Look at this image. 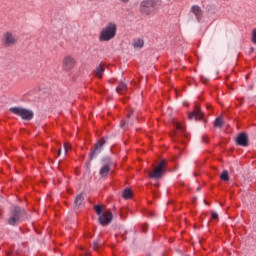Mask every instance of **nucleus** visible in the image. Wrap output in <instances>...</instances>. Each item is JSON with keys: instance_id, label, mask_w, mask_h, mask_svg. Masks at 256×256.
Instances as JSON below:
<instances>
[{"instance_id": "1", "label": "nucleus", "mask_w": 256, "mask_h": 256, "mask_svg": "<svg viewBox=\"0 0 256 256\" xmlns=\"http://www.w3.org/2000/svg\"><path fill=\"white\" fill-rule=\"evenodd\" d=\"M27 219V211L19 206H12L9 212L8 225L15 227Z\"/></svg>"}, {"instance_id": "2", "label": "nucleus", "mask_w": 256, "mask_h": 256, "mask_svg": "<svg viewBox=\"0 0 256 256\" xmlns=\"http://www.w3.org/2000/svg\"><path fill=\"white\" fill-rule=\"evenodd\" d=\"M117 35V24L114 22L108 23L100 32L99 41H111Z\"/></svg>"}, {"instance_id": "3", "label": "nucleus", "mask_w": 256, "mask_h": 256, "mask_svg": "<svg viewBox=\"0 0 256 256\" xmlns=\"http://www.w3.org/2000/svg\"><path fill=\"white\" fill-rule=\"evenodd\" d=\"M10 113H13V115H17V117H21V119H23V121H31L33 120V117H35V113L33 112V110H29L27 108H23V107H11L9 109Z\"/></svg>"}, {"instance_id": "4", "label": "nucleus", "mask_w": 256, "mask_h": 256, "mask_svg": "<svg viewBox=\"0 0 256 256\" xmlns=\"http://www.w3.org/2000/svg\"><path fill=\"white\" fill-rule=\"evenodd\" d=\"M158 3L159 1L156 0H143L140 3L139 11L142 15H151L157 9Z\"/></svg>"}, {"instance_id": "5", "label": "nucleus", "mask_w": 256, "mask_h": 256, "mask_svg": "<svg viewBox=\"0 0 256 256\" xmlns=\"http://www.w3.org/2000/svg\"><path fill=\"white\" fill-rule=\"evenodd\" d=\"M102 166L99 170V175L102 179H107L109 173H111V166L113 165V160L111 157L106 156L101 159Z\"/></svg>"}, {"instance_id": "6", "label": "nucleus", "mask_w": 256, "mask_h": 256, "mask_svg": "<svg viewBox=\"0 0 256 256\" xmlns=\"http://www.w3.org/2000/svg\"><path fill=\"white\" fill-rule=\"evenodd\" d=\"M167 169V161L162 160L160 163L155 167V169L149 173L150 179H161L163 175L165 174V171Z\"/></svg>"}, {"instance_id": "7", "label": "nucleus", "mask_w": 256, "mask_h": 256, "mask_svg": "<svg viewBox=\"0 0 256 256\" xmlns=\"http://www.w3.org/2000/svg\"><path fill=\"white\" fill-rule=\"evenodd\" d=\"M104 145H105V138L100 139L94 145L93 150L89 154V160L87 162L88 167L91 165V161H93L101 153V151H103Z\"/></svg>"}, {"instance_id": "8", "label": "nucleus", "mask_w": 256, "mask_h": 256, "mask_svg": "<svg viewBox=\"0 0 256 256\" xmlns=\"http://www.w3.org/2000/svg\"><path fill=\"white\" fill-rule=\"evenodd\" d=\"M17 41H19V37L11 32H6L4 34L3 43L4 47H13V45H17Z\"/></svg>"}, {"instance_id": "9", "label": "nucleus", "mask_w": 256, "mask_h": 256, "mask_svg": "<svg viewBox=\"0 0 256 256\" xmlns=\"http://www.w3.org/2000/svg\"><path fill=\"white\" fill-rule=\"evenodd\" d=\"M75 68V58L72 56H66L62 62V69L64 71H71Z\"/></svg>"}, {"instance_id": "10", "label": "nucleus", "mask_w": 256, "mask_h": 256, "mask_svg": "<svg viewBox=\"0 0 256 256\" xmlns=\"http://www.w3.org/2000/svg\"><path fill=\"white\" fill-rule=\"evenodd\" d=\"M98 221H99L100 225L105 227V226L109 225V223H111V221H113V214L111 212H105L99 216Z\"/></svg>"}, {"instance_id": "11", "label": "nucleus", "mask_w": 256, "mask_h": 256, "mask_svg": "<svg viewBox=\"0 0 256 256\" xmlns=\"http://www.w3.org/2000/svg\"><path fill=\"white\" fill-rule=\"evenodd\" d=\"M236 143L240 147H249V136L247 135V133H240L236 139Z\"/></svg>"}, {"instance_id": "12", "label": "nucleus", "mask_w": 256, "mask_h": 256, "mask_svg": "<svg viewBox=\"0 0 256 256\" xmlns=\"http://www.w3.org/2000/svg\"><path fill=\"white\" fill-rule=\"evenodd\" d=\"M188 118L195 119L196 121L203 120V112L201 111V108H199L197 105H195L193 112L188 114Z\"/></svg>"}, {"instance_id": "13", "label": "nucleus", "mask_w": 256, "mask_h": 256, "mask_svg": "<svg viewBox=\"0 0 256 256\" xmlns=\"http://www.w3.org/2000/svg\"><path fill=\"white\" fill-rule=\"evenodd\" d=\"M174 127L176 129L174 133L175 137H187V131L185 130V126H183V124L175 122Z\"/></svg>"}, {"instance_id": "14", "label": "nucleus", "mask_w": 256, "mask_h": 256, "mask_svg": "<svg viewBox=\"0 0 256 256\" xmlns=\"http://www.w3.org/2000/svg\"><path fill=\"white\" fill-rule=\"evenodd\" d=\"M191 12L195 15L198 23H201V19H203V10H201L199 5H193L191 7Z\"/></svg>"}, {"instance_id": "15", "label": "nucleus", "mask_w": 256, "mask_h": 256, "mask_svg": "<svg viewBox=\"0 0 256 256\" xmlns=\"http://www.w3.org/2000/svg\"><path fill=\"white\" fill-rule=\"evenodd\" d=\"M128 87L127 84H125V82H119L116 91L120 94V95H125V93H127L128 91Z\"/></svg>"}, {"instance_id": "16", "label": "nucleus", "mask_w": 256, "mask_h": 256, "mask_svg": "<svg viewBox=\"0 0 256 256\" xmlns=\"http://www.w3.org/2000/svg\"><path fill=\"white\" fill-rule=\"evenodd\" d=\"M105 73V68L103 65H98L96 69L94 70V76H96L98 79H101Z\"/></svg>"}, {"instance_id": "17", "label": "nucleus", "mask_w": 256, "mask_h": 256, "mask_svg": "<svg viewBox=\"0 0 256 256\" xmlns=\"http://www.w3.org/2000/svg\"><path fill=\"white\" fill-rule=\"evenodd\" d=\"M134 49H143V45H145V42L141 38L134 39L132 43Z\"/></svg>"}, {"instance_id": "18", "label": "nucleus", "mask_w": 256, "mask_h": 256, "mask_svg": "<svg viewBox=\"0 0 256 256\" xmlns=\"http://www.w3.org/2000/svg\"><path fill=\"white\" fill-rule=\"evenodd\" d=\"M83 201H85V198L83 197V194L77 195L75 200H74L75 207H81V205H83Z\"/></svg>"}, {"instance_id": "19", "label": "nucleus", "mask_w": 256, "mask_h": 256, "mask_svg": "<svg viewBox=\"0 0 256 256\" xmlns=\"http://www.w3.org/2000/svg\"><path fill=\"white\" fill-rule=\"evenodd\" d=\"M132 196H133V192L131 191V189L129 188L124 189L122 194L123 199H131Z\"/></svg>"}, {"instance_id": "20", "label": "nucleus", "mask_w": 256, "mask_h": 256, "mask_svg": "<svg viewBox=\"0 0 256 256\" xmlns=\"http://www.w3.org/2000/svg\"><path fill=\"white\" fill-rule=\"evenodd\" d=\"M214 127L221 129V127H223V118L221 117L216 118L214 121Z\"/></svg>"}, {"instance_id": "21", "label": "nucleus", "mask_w": 256, "mask_h": 256, "mask_svg": "<svg viewBox=\"0 0 256 256\" xmlns=\"http://www.w3.org/2000/svg\"><path fill=\"white\" fill-rule=\"evenodd\" d=\"M94 211L96 212L97 215H103V206L101 205H95L94 206Z\"/></svg>"}, {"instance_id": "22", "label": "nucleus", "mask_w": 256, "mask_h": 256, "mask_svg": "<svg viewBox=\"0 0 256 256\" xmlns=\"http://www.w3.org/2000/svg\"><path fill=\"white\" fill-rule=\"evenodd\" d=\"M220 179L222 181H229V172L227 170H224L220 176Z\"/></svg>"}, {"instance_id": "23", "label": "nucleus", "mask_w": 256, "mask_h": 256, "mask_svg": "<svg viewBox=\"0 0 256 256\" xmlns=\"http://www.w3.org/2000/svg\"><path fill=\"white\" fill-rule=\"evenodd\" d=\"M99 247H101V244H100L99 239H97V240H95L93 242V249H94V251H99Z\"/></svg>"}, {"instance_id": "24", "label": "nucleus", "mask_w": 256, "mask_h": 256, "mask_svg": "<svg viewBox=\"0 0 256 256\" xmlns=\"http://www.w3.org/2000/svg\"><path fill=\"white\" fill-rule=\"evenodd\" d=\"M212 219H214V221H217L219 219V214H217V212H213L211 214Z\"/></svg>"}, {"instance_id": "25", "label": "nucleus", "mask_w": 256, "mask_h": 256, "mask_svg": "<svg viewBox=\"0 0 256 256\" xmlns=\"http://www.w3.org/2000/svg\"><path fill=\"white\" fill-rule=\"evenodd\" d=\"M252 42H254L256 45V28L252 31Z\"/></svg>"}, {"instance_id": "26", "label": "nucleus", "mask_w": 256, "mask_h": 256, "mask_svg": "<svg viewBox=\"0 0 256 256\" xmlns=\"http://www.w3.org/2000/svg\"><path fill=\"white\" fill-rule=\"evenodd\" d=\"M125 125H127V126H129V122L126 120H122L121 122H120V127H125Z\"/></svg>"}, {"instance_id": "27", "label": "nucleus", "mask_w": 256, "mask_h": 256, "mask_svg": "<svg viewBox=\"0 0 256 256\" xmlns=\"http://www.w3.org/2000/svg\"><path fill=\"white\" fill-rule=\"evenodd\" d=\"M203 143H209V138L207 136H202Z\"/></svg>"}, {"instance_id": "28", "label": "nucleus", "mask_w": 256, "mask_h": 256, "mask_svg": "<svg viewBox=\"0 0 256 256\" xmlns=\"http://www.w3.org/2000/svg\"><path fill=\"white\" fill-rule=\"evenodd\" d=\"M64 150H65V153H67V151H69V144H67V143L64 144Z\"/></svg>"}, {"instance_id": "29", "label": "nucleus", "mask_w": 256, "mask_h": 256, "mask_svg": "<svg viewBox=\"0 0 256 256\" xmlns=\"http://www.w3.org/2000/svg\"><path fill=\"white\" fill-rule=\"evenodd\" d=\"M254 51H255V48L251 47L249 54L251 55V53H254Z\"/></svg>"}, {"instance_id": "30", "label": "nucleus", "mask_w": 256, "mask_h": 256, "mask_svg": "<svg viewBox=\"0 0 256 256\" xmlns=\"http://www.w3.org/2000/svg\"><path fill=\"white\" fill-rule=\"evenodd\" d=\"M58 155H61V148H59L58 150Z\"/></svg>"}, {"instance_id": "31", "label": "nucleus", "mask_w": 256, "mask_h": 256, "mask_svg": "<svg viewBox=\"0 0 256 256\" xmlns=\"http://www.w3.org/2000/svg\"><path fill=\"white\" fill-rule=\"evenodd\" d=\"M130 118H131V114H128V115H127V119H130Z\"/></svg>"}, {"instance_id": "32", "label": "nucleus", "mask_w": 256, "mask_h": 256, "mask_svg": "<svg viewBox=\"0 0 256 256\" xmlns=\"http://www.w3.org/2000/svg\"><path fill=\"white\" fill-rule=\"evenodd\" d=\"M153 215H154L153 212H151V213H150V216L153 217Z\"/></svg>"}, {"instance_id": "33", "label": "nucleus", "mask_w": 256, "mask_h": 256, "mask_svg": "<svg viewBox=\"0 0 256 256\" xmlns=\"http://www.w3.org/2000/svg\"><path fill=\"white\" fill-rule=\"evenodd\" d=\"M144 233L147 231V229L143 228Z\"/></svg>"}, {"instance_id": "34", "label": "nucleus", "mask_w": 256, "mask_h": 256, "mask_svg": "<svg viewBox=\"0 0 256 256\" xmlns=\"http://www.w3.org/2000/svg\"><path fill=\"white\" fill-rule=\"evenodd\" d=\"M201 188H197V191H200Z\"/></svg>"}]
</instances>
